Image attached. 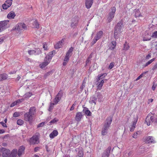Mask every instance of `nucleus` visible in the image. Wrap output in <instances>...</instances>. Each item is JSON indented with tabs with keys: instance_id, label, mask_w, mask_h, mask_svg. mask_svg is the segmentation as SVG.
Returning a JSON list of instances; mask_svg holds the SVG:
<instances>
[{
	"instance_id": "21",
	"label": "nucleus",
	"mask_w": 157,
	"mask_h": 157,
	"mask_svg": "<svg viewBox=\"0 0 157 157\" xmlns=\"http://www.w3.org/2000/svg\"><path fill=\"white\" fill-rule=\"evenodd\" d=\"M97 98L94 96H91L90 98L89 102L91 104H94L95 105L96 103Z\"/></svg>"
},
{
	"instance_id": "37",
	"label": "nucleus",
	"mask_w": 157,
	"mask_h": 157,
	"mask_svg": "<svg viewBox=\"0 0 157 157\" xmlns=\"http://www.w3.org/2000/svg\"><path fill=\"white\" fill-rule=\"evenodd\" d=\"M59 121V119L56 118H55L54 119H53L52 120H51L50 123L51 124H54L57 122H58Z\"/></svg>"
},
{
	"instance_id": "45",
	"label": "nucleus",
	"mask_w": 157,
	"mask_h": 157,
	"mask_svg": "<svg viewBox=\"0 0 157 157\" xmlns=\"http://www.w3.org/2000/svg\"><path fill=\"white\" fill-rule=\"evenodd\" d=\"M20 115V113L19 112H15L14 113V114L13 115V116L14 117H16L19 116Z\"/></svg>"
},
{
	"instance_id": "23",
	"label": "nucleus",
	"mask_w": 157,
	"mask_h": 157,
	"mask_svg": "<svg viewBox=\"0 0 157 157\" xmlns=\"http://www.w3.org/2000/svg\"><path fill=\"white\" fill-rule=\"evenodd\" d=\"M58 134V132L56 130H54L50 134V137L51 139L55 137Z\"/></svg>"
},
{
	"instance_id": "10",
	"label": "nucleus",
	"mask_w": 157,
	"mask_h": 157,
	"mask_svg": "<svg viewBox=\"0 0 157 157\" xmlns=\"http://www.w3.org/2000/svg\"><path fill=\"white\" fill-rule=\"evenodd\" d=\"M63 95V91L62 90H60L58 93V94L56 96V98L54 99V102L55 103V104H56L61 100V97Z\"/></svg>"
},
{
	"instance_id": "35",
	"label": "nucleus",
	"mask_w": 157,
	"mask_h": 157,
	"mask_svg": "<svg viewBox=\"0 0 157 157\" xmlns=\"http://www.w3.org/2000/svg\"><path fill=\"white\" fill-rule=\"evenodd\" d=\"M129 48V46L128 44H127L126 42L124 44L123 50H128Z\"/></svg>"
},
{
	"instance_id": "12",
	"label": "nucleus",
	"mask_w": 157,
	"mask_h": 157,
	"mask_svg": "<svg viewBox=\"0 0 157 157\" xmlns=\"http://www.w3.org/2000/svg\"><path fill=\"white\" fill-rule=\"evenodd\" d=\"M1 152L2 153L3 157H8L10 152V150L3 147L1 149Z\"/></svg>"
},
{
	"instance_id": "48",
	"label": "nucleus",
	"mask_w": 157,
	"mask_h": 157,
	"mask_svg": "<svg viewBox=\"0 0 157 157\" xmlns=\"http://www.w3.org/2000/svg\"><path fill=\"white\" fill-rule=\"evenodd\" d=\"M46 124L45 122H44L42 123H40V124H39L37 125V127L38 128L41 127L43 126L45 124Z\"/></svg>"
},
{
	"instance_id": "52",
	"label": "nucleus",
	"mask_w": 157,
	"mask_h": 157,
	"mask_svg": "<svg viewBox=\"0 0 157 157\" xmlns=\"http://www.w3.org/2000/svg\"><path fill=\"white\" fill-rule=\"evenodd\" d=\"M73 50V48L72 47H71L69 50H68L67 52L71 54V53Z\"/></svg>"
},
{
	"instance_id": "5",
	"label": "nucleus",
	"mask_w": 157,
	"mask_h": 157,
	"mask_svg": "<svg viewBox=\"0 0 157 157\" xmlns=\"http://www.w3.org/2000/svg\"><path fill=\"white\" fill-rule=\"evenodd\" d=\"M116 11V8L115 7H113L111 8V11L109 13L108 15L107 20L108 22H110L112 20L114 17Z\"/></svg>"
},
{
	"instance_id": "36",
	"label": "nucleus",
	"mask_w": 157,
	"mask_h": 157,
	"mask_svg": "<svg viewBox=\"0 0 157 157\" xmlns=\"http://www.w3.org/2000/svg\"><path fill=\"white\" fill-rule=\"evenodd\" d=\"M34 51L35 55H39L41 53V51L39 48L36 49L34 50Z\"/></svg>"
},
{
	"instance_id": "3",
	"label": "nucleus",
	"mask_w": 157,
	"mask_h": 157,
	"mask_svg": "<svg viewBox=\"0 0 157 157\" xmlns=\"http://www.w3.org/2000/svg\"><path fill=\"white\" fill-rule=\"evenodd\" d=\"M112 119L111 118L107 119L103 124V126L101 130V134L103 136L105 135L108 132V129L111 124Z\"/></svg>"
},
{
	"instance_id": "15",
	"label": "nucleus",
	"mask_w": 157,
	"mask_h": 157,
	"mask_svg": "<svg viewBox=\"0 0 157 157\" xmlns=\"http://www.w3.org/2000/svg\"><path fill=\"white\" fill-rule=\"evenodd\" d=\"M111 150V148L110 147L107 148L102 154L101 157H109Z\"/></svg>"
},
{
	"instance_id": "61",
	"label": "nucleus",
	"mask_w": 157,
	"mask_h": 157,
	"mask_svg": "<svg viewBox=\"0 0 157 157\" xmlns=\"http://www.w3.org/2000/svg\"><path fill=\"white\" fill-rule=\"evenodd\" d=\"M153 99H148V104H149L150 102H152L153 101Z\"/></svg>"
},
{
	"instance_id": "63",
	"label": "nucleus",
	"mask_w": 157,
	"mask_h": 157,
	"mask_svg": "<svg viewBox=\"0 0 157 157\" xmlns=\"http://www.w3.org/2000/svg\"><path fill=\"white\" fill-rule=\"evenodd\" d=\"M5 132V131L4 129H0V134H2Z\"/></svg>"
},
{
	"instance_id": "51",
	"label": "nucleus",
	"mask_w": 157,
	"mask_h": 157,
	"mask_svg": "<svg viewBox=\"0 0 157 157\" xmlns=\"http://www.w3.org/2000/svg\"><path fill=\"white\" fill-rule=\"evenodd\" d=\"M23 100L24 99H18L15 101V102L16 103H17V104L21 103V102L23 101Z\"/></svg>"
},
{
	"instance_id": "22",
	"label": "nucleus",
	"mask_w": 157,
	"mask_h": 157,
	"mask_svg": "<svg viewBox=\"0 0 157 157\" xmlns=\"http://www.w3.org/2000/svg\"><path fill=\"white\" fill-rule=\"evenodd\" d=\"M36 112V108L35 107L33 106L30 108L29 110V112L28 113H29L30 114L33 116V115L35 114Z\"/></svg>"
},
{
	"instance_id": "44",
	"label": "nucleus",
	"mask_w": 157,
	"mask_h": 157,
	"mask_svg": "<svg viewBox=\"0 0 157 157\" xmlns=\"http://www.w3.org/2000/svg\"><path fill=\"white\" fill-rule=\"evenodd\" d=\"M43 47L44 50H48L47 45L46 43H44L43 44Z\"/></svg>"
},
{
	"instance_id": "29",
	"label": "nucleus",
	"mask_w": 157,
	"mask_h": 157,
	"mask_svg": "<svg viewBox=\"0 0 157 157\" xmlns=\"http://www.w3.org/2000/svg\"><path fill=\"white\" fill-rule=\"evenodd\" d=\"M12 0H6L4 4V6L7 5V7H10L12 4Z\"/></svg>"
},
{
	"instance_id": "50",
	"label": "nucleus",
	"mask_w": 157,
	"mask_h": 157,
	"mask_svg": "<svg viewBox=\"0 0 157 157\" xmlns=\"http://www.w3.org/2000/svg\"><path fill=\"white\" fill-rule=\"evenodd\" d=\"M76 105V102H75L74 103V104H73L72 106L71 107V108L70 109V110L71 111L73 110L75 108V105Z\"/></svg>"
},
{
	"instance_id": "30",
	"label": "nucleus",
	"mask_w": 157,
	"mask_h": 157,
	"mask_svg": "<svg viewBox=\"0 0 157 157\" xmlns=\"http://www.w3.org/2000/svg\"><path fill=\"white\" fill-rule=\"evenodd\" d=\"M141 131H138L133 134L132 137L134 138H137L138 136L141 134Z\"/></svg>"
},
{
	"instance_id": "24",
	"label": "nucleus",
	"mask_w": 157,
	"mask_h": 157,
	"mask_svg": "<svg viewBox=\"0 0 157 157\" xmlns=\"http://www.w3.org/2000/svg\"><path fill=\"white\" fill-rule=\"evenodd\" d=\"M15 16V13L13 11L10 12L7 15V17L9 19H13Z\"/></svg>"
},
{
	"instance_id": "2",
	"label": "nucleus",
	"mask_w": 157,
	"mask_h": 157,
	"mask_svg": "<svg viewBox=\"0 0 157 157\" xmlns=\"http://www.w3.org/2000/svg\"><path fill=\"white\" fill-rule=\"evenodd\" d=\"M54 52H55L53 51L48 53L45 57L44 62L40 65V68H44L49 63L53 56V54Z\"/></svg>"
},
{
	"instance_id": "60",
	"label": "nucleus",
	"mask_w": 157,
	"mask_h": 157,
	"mask_svg": "<svg viewBox=\"0 0 157 157\" xmlns=\"http://www.w3.org/2000/svg\"><path fill=\"white\" fill-rule=\"evenodd\" d=\"M1 123L3 127H7L6 124L5 123H3L2 122H1Z\"/></svg>"
},
{
	"instance_id": "20",
	"label": "nucleus",
	"mask_w": 157,
	"mask_h": 157,
	"mask_svg": "<svg viewBox=\"0 0 157 157\" xmlns=\"http://www.w3.org/2000/svg\"><path fill=\"white\" fill-rule=\"evenodd\" d=\"M25 149V147L24 146H21L19 148L17 152V155L19 156H20L23 153Z\"/></svg>"
},
{
	"instance_id": "28",
	"label": "nucleus",
	"mask_w": 157,
	"mask_h": 157,
	"mask_svg": "<svg viewBox=\"0 0 157 157\" xmlns=\"http://www.w3.org/2000/svg\"><path fill=\"white\" fill-rule=\"evenodd\" d=\"M7 78V75L6 74H2L0 75V81L4 80Z\"/></svg>"
},
{
	"instance_id": "49",
	"label": "nucleus",
	"mask_w": 157,
	"mask_h": 157,
	"mask_svg": "<svg viewBox=\"0 0 157 157\" xmlns=\"http://www.w3.org/2000/svg\"><path fill=\"white\" fill-rule=\"evenodd\" d=\"M114 62H112L111 63L109 66V68L110 69H111L113 67H114Z\"/></svg>"
},
{
	"instance_id": "31",
	"label": "nucleus",
	"mask_w": 157,
	"mask_h": 157,
	"mask_svg": "<svg viewBox=\"0 0 157 157\" xmlns=\"http://www.w3.org/2000/svg\"><path fill=\"white\" fill-rule=\"evenodd\" d=\"M33 27L36 28H38L39 27V24L36 20H35L33 23Z\"/></svg>"
},
{
	"instance_id": "9",
	"label": "nucleus",
	"mask_w": 157,
	"mask_h": 157,
	"mask_svg": "<svg viewBox=\"0 0 157 157\" xmlns=\"http://www.w3.org/2000/svg\"><path fill=\"white\" fill-rule=\"evenodd\" d=\"M39 137L36 135L33 136L30 139L29 142L31 144H38L39 142Z\"/></svg>"
},
{
	"instance_id": "57",
	"label": "nucleus",
	"mask_w": 157,
	"mask_h": 157,
	"mask_svg": "<svg viewBox=\"0 0 157 157\" xmlns=\"http://www.w3.org/2000/svg\"><path fill=\"white\" fill-rule=\"evenodd\" d=\"M151 39V38H146L145 37H144L143 39V41H148V40H150Z\"/></svg>"
},
{
	"instance_id": "41",
	"label": "nucleus",
	"mask_w": 157,
	"mask_h": 157,
	"mask_svg": "<svg viewBox=\"0 0 157 157\" xmlns=\"http://www.w3.org/2000/svg\"><path fill=\"white\" fill-rule=\"evenodd\" d=\"M85 114L86 116H91V113L90 112V111L88 109L85 110Z\"/></svg>"
},
{
	"instance_id": "42",
	"label": "nucleus",
	"mask_w": 157,
	"mask_h": 157,
	"mask_svg": "<svg viewBox=\"0 0 157 157\" xmlns=\"http://www.w3.org/2000/svg\"><path fill=\"white\" fill-rule=\"evenodd\" d=\"M151 37L154 38H157V31H155L153 33Z\"/></svg>"
},
{
	"instance_id": "59",
	"label": "nucleus",
	"mask_w": 157,
	"mask_h": 157,
	"mask_svg": "<svg viewBox=\"0 0 157 157\" xmlns=\"http://www.w3.org/2000/svg\"><path fill=\"white\" fill-rule=\"evenodd\" d=\"M151 57V54H149L148 55H147L146 57V59H149Z\"/></svg>"
},
{
	"instance_id": "62",
	"label": "nucleus",
	"mask_w": 157,
	"mask_h": 157,
	"mask_svg": "<svg viewBox=\"0 0 157 157\" xmlns=\"http://www.w3.org/2000/svg\"><path fill=\"white\" fill-rule=\"evenodd\" d=\"M71 55V54L67 52L66 55V56H67L68 57H69V58L70 57Z\"/></svg>"
},
{
	"instance_id": "64",
	"label": "nucleus",
	"mask_w": 157,
	"mask_h": 157,
	"mask_svg": "<svg viewBox=\"0 0 157 157\" xmlns=\"http://www.w3.org/2000/svg\"><path fill=\"white\" fill-rule=\"evenodd\" d=\"M132 154V151H129V152L128 153V155L129 156H131Z\"/></svg>"
},
{
	"instance_id": "32",
	"label": "nucleus",
	"mask_w": 157,
	"mask_h": 157,
	"mask_svg": "<svg viewBox=\"0 0 157 157\" xmlns=\"http://www.w3.org/2000/svg\"><path fill=\"white\" fill-rule=\"evenodd\" d=\"M97 94V98L98 101L99 102H101L102 101V100L103 98V96L102 94L100 93H98Z\"/></svg>"
},
{
	"instance_id": "27",
	"label": "nucleus",
	"mask_w": 157,
	"mask_h": 157,
	"mask_svg": "<svg viewBox=\"0 0 157 157\" xmlns=\"http://www.w3.org/2000/svg\"><path fill=\"white\" fill-rule=\"evenodd\" d=\"M17 150L16 149L13 150L11 151L10 156L11 157H16L17 155Z\"/></svg>"
},
{
	"instance_id": "43",
	"label": "nucleus",
	"mask_w": 157,
	"mask_h": 157,
	"mask_svg": "<svg viewBox=\"0 0 157 157\" xmlns=\"http://www.w3.org/2000/svg\"><path fill=\"white\" fill-rule=\"evenodd\" d=\"M78 155L79 157H82L83 155V151L80 150L78 152Z\"/></svg>"
},
{
	"instance_id": "4",
	"label": "nucleus",
	"mask_w": 157,
	"mask_h": 157,
	"mask_svg": "<svg viewBox=\"0 0 157 157\" xmlns=\"http://www.w3.org/2000/svg\"><path fill=\"white\" fill-rule=\"evenodd\" d=\"M107 74L106 73H104L101 75L98 76L97 80L98 82V84L97 86V89L98 90H100L104 82V79L101 80L100 82L99 81L100 79L103 78L106 76Z\"/></svg>"
},
{
	"instance_id": "58",
	"label": "nucleus",
	"mask_w": 157,
	"mask_h": 157,
	"mask_svg": "<svg viewBox=\"0 0 157 157\" xmlns=\"http://www.w3.org/2000/svg\"><path fill=\"white\" fill-rule=\"evenodd\" d=\"M7 5L6 4L5 6H4V4H3L2 5V8L4 10H6L9 7H7Z\"/></svg>"
},
{
	"instance_id": "46",
	"label": "nucleus",
	"mask_w": 157,
	"mask_h": 157,
	"mask_svg": "<svg viewBox=\"0 0 157 157\" xmlns=\"http://www.w3.org/2000/svg\"><path fill=\"white\" fill-rule=\"evenodd\" d=\"M112 45L111 46L112 49H113L115 48L116 45V42L115 41H113L112 42Z\"/></svg>"
},
{
	"instance_id": "11",
	"label": "nucleus",
	"mask_w": 157,
	"mask_h": 157,
	"mask_svg": "<svg viewBox=\"0 0 157 157\" xmlns=\"http://www.w3.org/2000/svg\"><path fill=\"white\" fill-rule=\"evenodd\" d=\"M26 29L25 25L24 23H19L15 28V30H17L18 31H21L23 29Z\"/></svg>"
},
{
	"instance_id": "6",
	"label": "nucleus",
	"mask_w": 157,
	"mask_h": 157,
	"mask_svg": "<svg viewBox=\"0 0 157 157\" xmlns=\"http://www.w3.org/2000/svg\"><path fill=\"white\" fill-rule=\"evenodd\" d=\"M102 31H100L97 33L91 43V44L92 45H94L96 42L101 37L102 35Z\"/></svg>"
},
{
	"instance_id": "53",
	"label": "nucleus",
	"mask_w": 157,
	"mask_h": 157,
	"mask_svg": "<svg viewBox=\"0 0 157 157\" xmlns=\"http://www.w3.org/2000/svg\"><path fill=\"white\" fill-rule=\"evenodd\" d=\"M69 59V57H68L67 56H65L64 59V61L68 62Z\"/></svg>"
},
{
	"instance_id": "39",
	"label": "nucleus",
	"mask_w": 157,
	"mask_h": 157,
	"mask_svg": "<svg viewBox=\"0 0 157 157\" xmlns=\"http://www.w3.org/2000/svg\"><path fill=\"white\" fill-rule=\"evenodd\" d=\"M55 103H50V105L49 106V109H48V111H51L53 108V106L54 105H55Z\"/></svg>"
},
{
	"instance_id": "47",
	"label": "nucleus",
	"mask_w": 157,
	"mask_h": 157,
	"mask_svg": "<svg viewBox=\"0 0 157 157\" xmlns=\"http://www.w3.org/2000/svg\"><path fill=\"white\" fill-rule=\"evenodd\" d=\"M157 86V84L155 83V82H154L153 83V86L152 87V89L153 90H155V89L156 87Z\"/></svg>"
},
{
	"instance_id": "54",
	"label": "nucleus",
	"mask_w": 157,
	"mask_h": 157,
	"mask_svg": "<svg viewBox=\"0 0 157 157\" xmlns=\"http://www.w3.org/2000/svg\"><path fill=\"white\" fill-rule=\"evenodd\" d=\"M143 73H142L141 75H140L139 76H138L137 78L136 79V80L137 81L139 80V79H140V78H141L143 77Z\"/></svg>"
},
{
	"instance_id": "14",
	"label": "nucleus",
	"mask_w": 157,
	"mask_h": 157,
	"mask_svg": "<svg viewBox=\"0 0 157 157\" xmlns=\"http://www.w3.org/2000/svg\"><path fill=\"white\" fill-rule=\"evenodd\" d=\"M153 119V117L152 116H148L147 117L146 119L145 122L148 126L150 125L151 122H154Z\"/></svg>"
},
{
	"instance_id": "7",
	"label": "nucleus",
	"mask_w": 157,
	"mask_h": 157,
	"mask_svg": "<svg viewBox=\"0 0 157 157\" xmlns=\"http://www.w3.org/2000/svg\"><path fill=\"white\" fill-rule=\"evenodd\" d=\"M33 117L29 113H26L24 114V120L26 121H28L30 123H31L33 120Z\"/></svg>"
},
{
	"instance_id": "19",
	"label": "nucleus",
	"mask_w": 157,
	"mask_h": 157,
	"mask_svg": "<svg viewBox=\"0 0 157 157\" xmlns=\"http://www.w3.org/2000/svg\"><path fill=\"white\" fill-rule=\"evenodd\" d=\"M83 115L81 112H78L76 114L75 117V120L78 122L80 121L82 118V117Z\"/></svg>"
},
{
	"instance_id": "38",
	"label": "nucleus",
	"mask_w": 157,
	"mask_h": 157,
	"mask_svg": "<svg viewBox=\"0 0 157 157\" xmlns=\"http://www.w3.org/2000/svg\"><path fill=\"white\" fill-rule=\"evenodd\" d=\"M28 54L30 55H35V51L34 50L32 49H28Z\"/></svg>"
},
{
	"instance_id": "8",
	"label": "nucleus",
	"mask_w": 157,
	"mask_h": 157,
	"mask_svg": "<svg viewBox=\"0 0 157 157\" xmlns=\"http://www.w3.org/2000/svg\"><path fill=\"white\" fill-rule=\"evenodd\" d=\"M9 20H6L0 21V27L2 31L9 26Z\"/></svg>"
},
{
	"instance_id": "33",
	"label": "nucleus",
	"mask_w": 157,
	"mask_h": 157,
	"mask_svg": "<svg viewBox=\"0 0 157 157\" xmlns=\"http://www.w3.org/2000/svg\"><path fill=\"white\" fill-rule=\"evenodd\" d=\"M62 45L60 43V42H58L54 45V47L56 49H58L61 48Z\"/></svg>"
},
{
	"instance_id": "34",
	"label": "nucleus",
	"mask_w": 157,
	"mask_h": 157,
	"mask_svg": "<svg viewBox=\"0 0 157 157\" xmlns=\"http://www.w3.org/2000/svg\"><path fill=\"white\" fill-rule=\"evenodd\" d=\"M32 95V94L31 92L27 93L24 95V97L25 98H27L30 97Z\"/></svg>"
},
{
	"instance_id": "25",
	"label": "nucleus",
	"mask_w": 157,
	"mask_h": 157,
	"mask_svg": "<svg viewBox=\"0 0 157 157\" xmlns=\"http://www.w3.org/2000/svg\"><path fill=\"white\" fill-rule=\"evenodd\" d=\"M134 12L135 13L134 16L136 17L143 16L138 9H135L134 10Z\"/></svg>"
},
{
	"instance_id": "17",
	"label": "nucleus",
	"mask_w": 157,
	"mask_h": 157,
	"mask_svg": "<svg viewBox=\"0 0 157 157\" xmlns=\"http://www.w3.org/2000/svg\"><path fill=\"white\" fill-rule=\"evenodd\" d=\"M138 120V118L137 117L135 118L133 121L132 124L130 127V130L131 132H133L136 127V124Z\"/></svg>"
},
{
	"instance_id": "18",
	"label": "nucleus",
	"mask_w": 157,
	"mask_h": 157,
	"mask_svg": "<svg viewBox=\"0 0 157 157\" xmlns=\"http://www.w3.org/2000/svg\"><path fill=\"white\" fill-rule=\"evenodd\" d=\"M94 2V0H85V6L87 9L90 8Z\"/></svg>"
},
{
	"instance_id": "55",
	"label": "nucleus",
	"mask_w": 157,
	"mask_h": 157,
	"mask_svg": "<svg viewBox=\"0 0 157 157\" xmlns=\"http://www.w3.org/2000/svg\"><path fill=\"white\" fill-rule=\"evenodd\" d=\"M85 84H84V82H83L82 84L80 87L81 90H82L84 87H85Z\"/></svg>"
},
{
	"instance_id": "16",
	"label": "nucleus",
	"mask_w": 157,
	"mask_h": 157,
	"mask_svg": "<svg viewBox=\"0 0 157 157\" xmlns=\"http://www.w3.org/2000/svg\"><path fill=\"white\" fill-rule=\"evenodd\" d=\"M78 18L77 17H75L72 19V22L71 24V26L72 28H75L76 27L78 24Z\"/></svg>"
},
{
	"instance_id": "1",
	"label": "nucleus",
	"mask_w": 157,
	"mask_h": 157,
	"mask_svg": "<svg viewBox=\"0 0 157 157\" xmlns=\"http://www.w3.org/2000/svg\"><path fill=\"white\" fill-rule=\"evenodd\" d=\"M123 23L122 21H121L117 23L115 27L114 36L115 39H118L119 34L121 33L123 29Z\"/></svg>"
},
{
	"instance_id": "26",
	"label": "nucleus",
	"mask_w": 157,
	"mask_h": 157,
	"mask_svg": "<svg viewBox=\"0 0 157 157\" xmlns=\"http://www.w3.org/2000/svg\"><path fill=\"white\" fill-rule=\"evenodd\" d=\"M155 58H153L149 60V61L147 62L146 63L144 64L143 65V67L144 68L147 66H148L151 63L153 62L155 60Z\"/></svg>"
},
{
	"instance_id": "56",
	"label": "nucleus",
	"mask_w": 157,
	"mask_h": 157,
	"mask_svg": "<svg viewBox=\"0 0 157 157\" xmlns=\"http://www.w3.org/2000/svg\"><path fill=\"white\" fill-rule=\"evenodd\" d=\"M15 101H14L13 103H12V104H11L10 105V107H13L15 105H17V103L15 102Z\"/></svg>"
},
{
	"instance_id": "13",
	"label": "nucleus",
	"mask_w": 157,
	"mask_h": 157,
	"mask_svg": "<svg viewBox=\"0 0 157 157\" xmlns=\"http://www.w3.org/2000/svg\"><path fill=\"white\" fill-rule=\"evenodd\" d=\"M144 140L146 143H147V144L151 143H155V141L154 140L153 137L151 136H149L146 137L144 139Z\"/></svg>"
},
{
	"instance_id": "40",
	"label": "nucleus",
	"mask_w": 157,
	"mask_h": 157,
	"mask_svg": "<svg viewBox=\"0 0 157 157\" xmlns=\"http://www.w3.org/2000/svg\"><path fill=\"white\" fill-rule=\"evenodd\" d=\"M17 122L18 125H21L24 124V121L21 119H19L17 120Z\"/></svg>"
}]
</instances>
